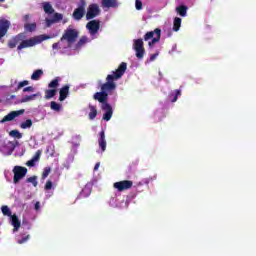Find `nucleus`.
Returning <instances> with one entry per match:
<instances>
[{"label": "nucleus", "mask_w": 256, "mask_h": 256, "mask_svg": "<svg viewBox=\"0 0 256 256\" xmlns=\"http://www.w3.org/2000/svg\"><path fill=\"white\" fill-rule=\"evenodd\" d=\"M127 71V63L122 62L118 69L112 72V74H108L106 77V82L101 85V91L96 92L93 95V99L101 103L102 111H106L103 115L104 121H111V117H113V107L109 104V93H113L115 89H117V84L115 81L121 79L125 72Z\"/></svg>", "instance_id": "1"}, {"label": "nucleus", "mask_w": 256, "mask_h": 256, "mask_svg": "<svg viewBox=\"0 0 256 256\" xmlns=\"http://www.w3.org/2000/svg\"><path fill=\"white\" fill-rule=\"evenodd\" d=\"M26 37L27 36H25V33H19L18 35L12 37L8 41L9 49H15V47L18 45L17 49L18 51H21V49H27V47H35V45H39V43H41V40H38L37 38H30L25 40Z\"/></svg>", "instance_id": "2"}, {"label": "nucleus", "mask_w": 256, "mask_h": 256, "mask_svg": "<svg viewBox=\"0 0 256 256\" xmlns=\"http://www.w3.org/2000/svg\"><path fill=\"white\" fill-rule=\"evenodd\" d=\"M79 38V31L73 26H68L67 29L64 31L62 37L60 38V41H67L68 46L71 47L75 41Z\"/></svg>", "instance_id": "3"}, {"label": "nucleus", "mask_w": 256, "mask_h": 256, "mask_svg": "<svg viewBox=\"0 0 256 256\" xmlns=\"http://www.w3.org/2000/svg\"><path fill=\"white\" fill-rule=\"evenodd\" d=\"M149 39H152L148 43L149 47H153L155 43H159L161 41V29L156 28L154 31L147 32L144 35V41H149Z\"/></svg>", "instance_id": "4"}, {"label": "nucleus", "mask_w": 256, "mask_h": 256, "mask_svg": "<svg viewBox=\"0 0 256 256\" xmlns=\"http://www.w3.org/2000/svg\"><path fill=\"white\" fill-rule=\"evenodd\" d=\"M57 87H59V78L53 79L45 90V99H53L57 95Z\"/></svg>", "instance_id": "5"}, {"label": "nucleus", "mask_w": 256, "mask_h": 256, "mask_svg": "<svg viewBox=\"0 0 256 256\" xmlns=\"http://www.w3.org/2000/svg\"><path fill=\"white\" fill-rule=\"evenodd\" d=\"M133 49L136 52L137 59H143V57H145V46L143 39L134 40Z\"/></svg>", "instance_id": "6"}, {"label": "nucleus", "mask_w": 256, "mask_h": 256, "mask_svg": "<svg viewBox=\"0 0 256 256\" xmlns=\"http://www.w3.org/2000/svg\"><path fill=\"white\" fill-rule=\"evenodd\" d=\"M12 171L14 173L13 182L15 184L27 175V168L23 166H15Z\"/></svg>", "instance_id": "7"}, {"label": "nucleus", "mask_w": 256, "mask_h": 256, "mask_svg": "<svg viewBox=\"0 0 256 256\" xmlns=\"http://www.w3.org/2000/svg\"><path fill=\"white\" fill-rule=\"evenodd\" d=\"M101 13V9H99V5L97 4H90L88 6V10L86 13L87 21H91V19H95V17L99 16Z\"/></svg>", "instance_id": "8"}, {"label": "nucleus", "mask_w": 256, "mask_h": 256, "mask_svg": "<svg viewBox=\"0 0 256 256\" xmlns=\"http://www.w3.org/2000/svg\"><path fill=\"white\" fill-rule=\"evenodd\" d=\"M101 27V21L91 20L86 24V29L89 31L90 35H97Z\"/></svg>", "instance_id": "9"}, {"label": "nucleus", "mask_w": 256, "mask_h": 256, "mask_svg": "<svg viewBox=\"0 0 256 256\" xmlns=\"http://www.w3.org/2000/svg\"><path fill=\"white\" fill-rule=\"evenodd\" d=\"M114 189H117V191H127L133 187V181L131 180H122L119 182H115L113 184Z\"/></svg>", "instance_id": "10"}, {"label": "nucleus", "mask_w": 256, "mask_h": 256, "mask_svg": "<svg viewBox=\"0 0 256 256\" xmlns=\"http://www.w3.org/2000/svg\"><path fill=\"white\" fill-rule=\"evenodd\" d=\"M11 28V21L2 18L0 19V39H3L7 33H9V29Z\"/></svg>", "instance_id": "11"}, {"label": "nucleus", "mask_w": 256, "mask_h": 256, "mask_svg": "<svg viewBox=\"0 0 256 256\" xmlns=\"http://www.w3.org/2000/svg\"><path fill=\"white\" fill-rule=\"evenodd\" d=\"M72 17L75 21H81L85 17V1H82V4L74 10Z\"/></svg>", "instance_id": "12"}, {"label": "nucleus", "mask_w": 256, "mask_h": 256, "mask_svg": "<svg viewBox=\"0 0 256 256\" xmlns=\"http://www.w3.org/2000/svg\"><path fill=\"white\" fill-rule=\"evenodd\" d=\"M24 113H25V109L12 111L3 117V119L1 120V123H7L8 121H13V119H15L16 117H19V115H23Z\"/></svg>", "instance_id": "13"}, {"label": "nucleus", "mask_w": 256, "mask_h": 256, "mask_svg": "<svg viewBox=\"0 0 256 256\" xmlns=\"http://www.w3.org/2000/svg\"><path fill=\"white\" fill-rule=\"evenodd\" d=\"M99 137H100L98 139L99 147L102 153H105V151H107V140L105 139V130L100 131Z\"/></svg>", "instance_id": "14"}, {"label": "nucleus", "mask_w": 256, "mask_h": 256, "mask_svg": "<svg viewBox=\"0 0 256 256\" xmlns=\"http://www.w3.org/2000/svg\"><path fill=\"white\" fill-rule=\"evenodd\" d=\"M41 153H43V151L37 150L32 159L26 162L27 167H35L37 161L41 159Z\"/></svg>", "instance_id": "15"}, {"label": "nucleus", "mask_w": 256, "mask_h": 256, "mask_svg": "<svg viewBox=\"0 0 256 256\" xmlns=\"http://www.w3.org/2000/svg\"><path fill=\"white\" fill-rule=\"evenodd\" d=\"M59 101H65L69 97V85H64L59 91Z\"/></svg>", "instance_id": "16"}, {"label": "nucleus", "mask_w": 256, "mask_h": 256, "mask_svg": "<svg viewBox=\"0 0 256 256\" xmlns=\"http://www.w3.org/2000/svg\"><path fill=\"white\" fill-rule=\"evenodd\" d=\"M37 97H41V92H37L36 94L26 95L22 97L21 103H29V101H35Z\"/></svg>", "instance_id": "17"}, {"label": "nucleus", "mask_w": 256, "mask_h": 256, "mask_svg": "<svg viewBox=\"0 0 256 256\" xmlns=\"http://www.w3.org/2000/svg\"><path fill=\"white\" fill-rule=\"evenodd\" d=\"M11 223L14 227V231H19V228L21 227V221H19V217H17L15 214L12 215Z\"/></svg>", "instance_id": "18"}, {"label": "nucleus", "mask_w": 256, "mask_h": 256, "mask_svg": "<svg viewBox=\"0 0 256 256\" xmlns=\"http://www.w3.org/2000/svg\"><path fill=\"white\" fill-rule=\"evenodd\" d=\"M102 7H106L107 9L117 7V0H102Z\"/></svg>", "instance_id": "19"}, {"label": "nucleus", "mask_w": 256, "mask_h": 256, "mask_svg": "<svg viewBox=\"0 0 256 256\" xmlns=\"http://www.w3.org/2000/svg\"><path fill=\"white\" fill-rule=\"evenodd\" d=\"M43 10L44 13H47L48 15H53V13H55V9H53V6L49 2L43 3Z\"/></svg>", "instance_id": "20"}, {"label": "nucleus", "mask_w": 256, "mask_h": 256, "mask_svg": "<svg viewBox=\"0 0 256 256\" xmlns=\"http://www.w3.org/2000/svg\"><path fill=\"white\" fill-rule=\"evenodd\" d=\"M187 9H188L187 6L180 5V6L176 7V12L178 13V15H180V17H186Z\"/></svg>", "instance_id": "21"}, {"label": "nucleus", "mask_w": 256, "mask_h": 256, "mask_svg": "<svg viewBox=\"0 0 256 256\" xmlns=\"http://www.w3.org/2000/svg\"><path fill=\"white\" fill-rule=\"evenodd\" d=\"M181 97V90L176 89L174 93L169 94V99H171L172 103L177 102V100Z\"/></svg>", "instance_id": "22"}, {"label": "nucleus", "mask_w": 256, "mask_h": 256, "mask_svg": "<svg viewBox=\"0 0 256 256\" xmlns=\"http://www.w3.org/2000/svg\"><path fill=\"white\" fill-rule=\"evenodd\" d=\"M89 109H90V112L88 114V117H89L90 121H93V119H95V117H97V106H93L90 104Z\"/></svg>", "instance_id": "23"}, {"label": "nucleus", "mask_w": 256, "mask_h": 256, "mask_svg": "<svg viewBox=\"0 0 256 256\" xmlns=\"http://www.w3.org/2000/svg\"><path fill=\"white\" fill-rule=\"evenodd\" d=\"M25 31H28L29 33H33V31H36L37 29V23H26L24 25Z\"/></svg>", "instance_id": "24"}, {"label": "nucleus", "mask_w": 256, "mask_h": 256, "mask_svg": "<svg viewBox=\"0 0 256 256\" xmlns=\"http://www.w3.org/2000/svg\"><path fill=\"white\" fill-rule=\"evenodd\" d=\"M43 75V70L37 69L36 71L33 72L31 75L32 81H39L41 79V76Z\"/></svg>", "instance_id": "25"}, {"label": "nucleus", "mask_w": 256, "mask_h": 256, "mask_svg": "<svg viewBox=\"0 0 256 256\" xmlns=\"http://www.w3.org/2000/svg\"><path fill=\"white\" fill-rule=\"evenodd\" d=\"M181 29V18L175 17L173 21V31L177 32Z\"/></svg>", "instance_id": "26"}, {"label": "nucleus", "mask_w": 256, "mask_h": 256, "mask_svg": "<svg viewBox=\"0 0 256 256\" xmlns=\"http://www.w3.org/2000/svg\"><path fill=\"white\" fill-rule=\"evenodd\" d=\"M31 127H33V120L31 119H27L20 124L21 129H31Z\"/></svg>", "instance_id": "27"}, {"label": "nucleus", "mask_w": 256, "mask_h": 256, "mask_svg": "<svg viewBox=\"0 0 256 256\" xmlns=\"http://www.w3.org/2000/svg\"><path fill=\"white\" fill-rule=\"evenodd\" d=\"M50 109L52 111H56L57 113H59V111H61V104H59L55 101H52V102H50Z\"/></svg>", "instance_id": "28"}, {"label": "nucleus", "mask_w": 256, "mask_h": 256, "mask_svg": "<svg viewBox=\"0 0 256 256\" xmlns=\"http://www.w3.org/2000/svg\"><path fill=\"white\" fill-rule=\"evenodd\" d=\"M26 183H32L33 187H37V185H39V182H37V176L27 178Z\"/></svg>", "instance_id": "29"}, {"label": "nucleus", "mask_w": 256, "mask_h": 256, "mask_svg": "<svg viewBox=\"0 0 256 256\" xmlns=\"http://www.w3.org/2000/svg\"><path fill=\"white\" fill-rule=\"evenodd\" d=\"M10 137H15L16 139H21L23 137V134L19 132V130H12L9 133Z\"/></svg>", "instance_id": "30"}, {"label": "nucleus", "mask_w": 256, "mask_h": 256, "mask_svg": "<svg viewBox=\"0 0 256 256\" xmlns=\"http://www.w3.org/2000/svg\"><path fill=\"white\" fill-rule=\"evenodd\" d=\"M88 41H89V38L87 36H82L80 40L77 42L76 46L83 47V45H85V43H87Z\"/></svg>", "instance_id": "31"}, {"label": "nucleus", "mask_w": 256, "mask_h": 256, "mask_svg": "<svg viewBox=\"0 0 256 256\" xmlns=\"http://www.w3.org/2000/svg\"><path fill=\"white\" fill-rule=\"evenodd\" d=\"M54 23H59V21H63V14L61 13H54L53 18Z\"/></svg>", "instance_id": "32"}, {"label": "nucleus", "mask_w": 256, "mask_h": 256, "mask_svg": "<svg viewBox=\"0 0 256 256\" xmlns=\"http://www.w3.org/2000/svg\"><path fill=\"white\" fill-rule=\"evenodd\" d=\"M2 213L3 215L7 216V217H11V209H9V206H2Z\"/></svg>", "instance_id": "33"}, {"label": "nucleus", "mask_w": 256, "mask_h": 256, "mask_svg": "<svg viewBox=\"0 0 256 256\" xmlns=\"http://www.w3.org/2000/svg\"><path fill=\"white\" fill-rule=\"evenodd\" d=\"M49 173H51V167H45L42 173V179H47Z\"/></svg>", "instance_id": "34"}, {"label": "nucleus", "mask_w": 256, "mask_h": 256, "mask_svg": "<svg viewBox=\"0 0 256 256\" xmlns=\"http://www.w3.org/2000/svg\"><path fill=\"white\" fill-rule=\"evenodd\" d=\"M45 191H51L53 189V182L51 180H48L44 186Z\"/></svg>", "instance_id": "35"}, {"label": "nucleus", "mask_w": 256, "mask_h": 256, "mask_svg": "<svg viewBox=\"0 0 256 256\" xmlns=\"http://www.w3.org/2000/svg\"><path fill=\"white\" fill-rule=\"evenodd\" d=\"M135 8L137 9V11H141V9H143V2L141 0H136Z\"/></svg>", "instance_id": "36"}, {"label": "nucleus", "mask_w": 256, "mask_h": 256, "mask_svg": "<svg viewBox=\"0 0 256 256\" xmlns=\"http://www.w3.org/2000/svg\"><path fill=\"white\" fill-rule=\"evenodd\" d=\"M26 85H29V81L28 80H24L22 82H19L18 86H17V91H19V89H22V87H26Z\"/></svg>", "instance_id": "37"}, {"label": "nucleus", "mask_w": 256, "mask_h": 256, "mask_svg": "<svg viewBox=\"0 0 256 256\" xmlns=\"http://www.w3.org/2000/svg\"><path fill=\"white\" fill-rule=\"evenodd\" d=\"M29 239H30V236L27 235V236H25V237L19 239V240L17 241V243H18L19 245H23V243H27V241H29Z\"/></svg>", "instance_id": "38"}, {"label": "nucleus", "mask_w": 256, "mask_h": 256, "mask_svg": "<svg viewBox=\"0 0 256 256\" xmlns=\"http://www.w3.org/2000/svg\"><path fill=\"white\" fill-rule=\"evenodd\" d=\"M35 91V88L33 86H28L23 89V93H33Z\"/></svg>", "instance_id": "39"}, {"label": "nucleus", "mask_w": 256, "mask_h": 256, "mask_svg": "<svg viewBox=\"0 0 256 256\" xmlns=\"http://www.w3.org/2000/svg\"><path fill=\"white\" fill-rule=\"evenodd\" d=\"M46 27H50L53 25V23H55V20L52 18V19H49V18H46Z\"/></svg>", "instance_id": "40"}, {"label": "nucleus", "mask_w": 256, "mask_h": 256, "mask_svg": "<svg viewBox=\"0 0 256 256\" xmlns=\"http://www.w3.org/2000/svg\"><path fill=\"white\" fill-rule=\"evenodd\" d=\"M8 145H10V155H11V153L13 152V151H15V147H16V145H15V143H13V142H8Z\"/></svg>", "instance_id": "41"}, {"label": "nucleus", "mask_w": 256, "mask_h": 256, "mask_svg": "<svg viewBox=\"0 0 256 256\" xmlns=\"http://www.w3.org/2000/svg\"><path fill=\"white\" fill-rule=\"evenodd\" d=\"M53 49H61V43L60 42H56L52 45Z\"/></svg>", "instance_id": "42"}, {"label": "nucleus", "mask_w": 256, "mask_h": 256, "mask_svg": "<svg viewBox=\"0 0 256 256\" xmlns=\"http://www.w3.org/2000/svg\"><path fill=\"white\" fill-rule=\"evenodd\" d=\"M157 57H159V52H157V53H155V54H152V55L150 56V61L156 60Z\"/></svg>", "instance_id": "43"}, {"label": "nucleus", "mask_w": 256, "mask_h": 256, "mask_svg": "<svg viewBox=\"0 0 256 256\" xmlns=\"http://www.w3.org/2000/svg\"><path fill=\"white\" fill-rule=\"evenodd\" d=\"M34 209H35L36 211H39V209H41V203L36 202L35 205H34Z\"/></svg>", "instance_id": "44"}, {"label": "nucleus", "mask_w": 256, "mask_h": 256, "mask_svg": "<svg viewBox=\"0 0 256 256\" xmlns=\"http://www.w3.org/2000/svg\"><path fill=\"white\" fill-rule=\"evenodd\" d=\"M99 167H100V164L96 163L95 166H94V171H97V169H99Z\"/></svg>", "instance_id": "45"}, {"label": "nucleus", "mask_w": 256, "mask_h": 256, "mask_svg": "<svg viewBox=\"0 0 256 256\" xmlns=\"http://www.w3.org/2000/svg\"><path fill=\"white\" fill-rule=\"evenodd\" d=\"M27 19H29V15H25V21H27Z\"/></svg>", "instance_id": "46"}, {"label": "nucleus", "mask_w": 256, "mask_h": 256, "mask_svg": "<svg viewBox=\"0 0 256 256\" xmlns=\"http://www.w3.org/2000/svg\"><path fill=\"white\" fill-rule=\"evenodd\" d=\"M83 197V192L80 193L79 198L81 199Z\"/></svg>", "instance_id": "47"}, {"label": "nucleus", "mask_w": 256, "mask_h": 256, "mask_svg": "<svg viewBox=\"0 0 256 256\" xmlns=\"http://www.w3.org/2000/svg\"><path fill=\"white\" fill-rule=\"evenodd\" d=\"M43 39H49V36H43Z\"/></svg>", "instance_id": "48"}, {"label": "nucleus", "mask_w": 256, "mask_h": 256, "mask_svg": "<svg viewBox=\"0 0 256 256\" xmlns=\"http://www.w3.org/2000/svg\"><path fill=\"white\" fill-rule=\"evenodd\" d=\"M0 3H5V0H0Z\"/></svg>", "instance_id": "49"}, {"label": "nucleus", "mask_w": 256, "mask_h": 256, "mask_svg": "<svg viewBox=\"0 0 256 256\" xmlns=\"http://www.w3.org/2000/svg\"><path fill=\"white\" fill-rule=\"evenodd\" d=\"M11 99H15V95H12V96H11Z\"/></svg>", "instance_id": "50"}]
</instances>
